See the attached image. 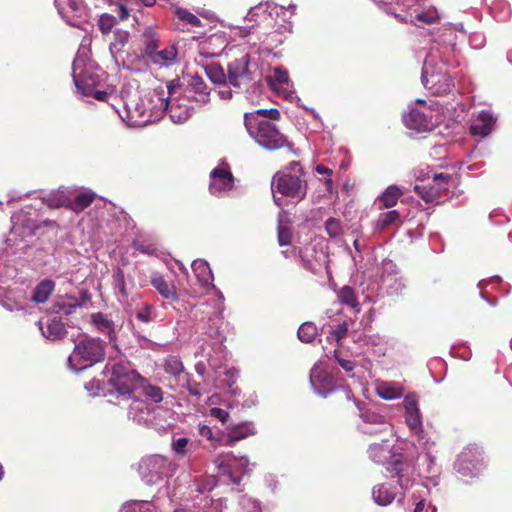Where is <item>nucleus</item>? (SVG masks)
Wrapping results in <instances>:
<instances>
[{
	"label": "nucleus",
	"mask_w": 512,
	"mask_h": 512,
	"mask_svg": "<svg viewBox=\"0 0 512 512\" xmlns=\"http://www.w3.org/2000/svg\"><path fill=\"white\" fill-rule=\"evenodd\" d=\"M111 376L108 379V385L111 387L110 393L115 392L117 398L123 400L134 399L133 393L139 384L145 382L143 378L129 363L116 362L110 367Z\"/></svg>",
	"instance_id": "f257e3e1"
},
{
	"label": "nucleus",
	"mask_w": 512,
	"mask_h": 512,
	"mask_svg": "<svg viewBox=\"0 0 512 512\" xmlns=\"http://www.w3.org/2000/svg\"><path fill=\"white\" fill-rule=\"evenodd\" d=\"M105 358V344L99 338L84 337L74 346L68 365L74 371L91 367Z\"/></svg>",
	"instance_id": "f03ea898"
},
{
	"label": "nucleus",
	"mask_w": 512,
	"mask_h": 512,
	"mask_svg": "<svg viewBox=\"0 0 512 512\" xmlns=\"http://www.w3.org/2000/svg\"><path fill=\"white\" fill-rule=\"evenodd\" d=\"M256 117H248L245 128L260 146L270 151L290 146L287 137L278 130L275 124L268 120H257Z\"/></svg>",
	"instance_id": "7ed1b4c3"
},
{
	"label": "nucleus",
	"mask_w": 512,
	"mask_h": 512,
	"mask_svg": "<svg viewBox=\"0 0 512 512\" xmlns=\"http://www.w3.org/2000/svg\"><path fill=\"white\" fill-rule=\"evenodd\" d=\"M422 83L432 94L442 95L451 91L454 86L446 66L436 62L432 56L426 58L422 68Z\"/></svg>",
	"instance_id": "20e7f679"
},
{
	"label": "nucleus",
	"mask_w": 512,
	"mask_h": 512,
	"mask_svg": "<svg viewBox=\"0 0 512 512\" xmlns=\"http://www.w3.org/2000/svg\"><path fill=\"white\" fill-rule=\"evenodd\" d=\"M297 172L298 174H292L285 170L278 171L272 178V192H277L289 198L304 199L307 194L308 184L304 179L303 169L300 168Z\"/></svg>",
	"instance_id": "39448f33"
},
{
	"label": "nucleus",
	"mask_w": 512,
	"mask_h": 512,
	"mask_svg": "<svg viewBox=\"0 0 512 512\" xmlns=\"http://www.w3.org/2000/svg\"><path fill=\"white\" fill-rule=\"evenodd\" d=\"M175 469L176 466L161 455L144 457L138 464V472L142 480L149 485L158 483L164 477L172 476Z\"/></svg>",
	"instance_id": "423d86ee"
},
{
	"label": "nucleus",
	"mask_w": 512,
	"mask_h": 512,
	"mask_svg": "<svg viewBox=\"0 0 512 512\" xmlns=\"http://www.w3.org/2000/svg\"><path fill=\"white\" fill-rule=\"evenodd\" d=\"M484 467L483 451L475 444L464 447L454 463L456 472L465 477L478 475Z\"/></svg>",
	"instance_id": "0eeeda50"
},
{
	"label": "nucleus",
	"mask_w": 512,
	"mask_h": 512,
	"mask_svg": "<svg viewBox=\"0 0 512 512\" xmlns=\"http://www.w3.org/2000/svg\"><path fill=\"white\" fill-rule=\"evenodd\" d=\"M179 87V79L173 80L167 85L169 98L165 100V110H167L174 123H183L188 120L192 114V110L188 106H183L178 103V101L172 99V96L176 93V89Z\"/></svg>",
	"instance_id": "6e6552de"
},
{
	"label": "nucleus",
	"mask_w": 512,
	"mask_h": 512,
	"mask_svg": "<svg viewBox=\"0 0 512 512\" xmlns=\"http://www.w3.org/2000/svg\"><path fill=\"white\" fill-rule=\"evenodd\" d=\"M310 382L315 392L325 398L340 384L328 371L320 367L311 370Z\"/></svg>",
	"instance_id": "1a4fd4ad"
},
{
	"label": "nucleus",
	"mask_w": 512,
	"mask_h": 512,
	"mask_svg": "<svg viewBox=\"0 0 512 512\" xmlns=\"http://www.w3.org/2000/svg\"><path fill=\"white\" fill-rule=\"evenodd\" d=\"M405 408V421L409 429L415 434L422 432V421L421 414L418 408V398L414 393H410L405 396L404 401Z\"/></svg>",
	"instance_id": "9d476101"
},
{
	"label": "nucleus",
	"mask_w": 512,
	"mask_h": 512,
	"mask_svg": "<svg viewBox=\"0 0 512 512\" xmlns=\"http://www.w3.org/2000/svg\"><path fill=\"white\" fill-rule=\"evenodd\" d=\"M249 55L243 53L239 59L228 65V78L233 86H240L242 81H249Z\"/></svg>",
	"instance_id": "9b49d317"
},
{
	"label": "nucleus",
	"mask_w": 512,
	"mask_h": 512,
	"mask_svg": "<svg viewBox=\"0 0 512 512\" xmlns=\"http://www.w3.org/2000/svg\"><path fill=\"white\" fill-rule=\"evenodd\" d=\"M328 397L331 404L338 410H347L357 405L351 388L343 383L331 391Z\"/></svg>",
	"instance_id": "f8f14e48"
},
{
	"label": "nucleus",
	"mask_w": 512,
	"mask_h": 512,
	"mask_svg": "<svg viewBox=\"0 0 512 512\" xmlns=\"http://www.w3.org/2000/svg\"><path fill=\"white\" fill-rule=\"evenodd\" d=\"M37 327L41 335L50 341H57L64 338L67 334L64 323L59 318H52L47 321L46 325L42 320L37 322Z\"/></svg>",
	"instance_id": "ddd939ff"
},
{
	"label": "nucleus",
	"mask_w": 512,
	"mask_h": 512,
	"mask_svg": "<svg viewBox=\"0 0 512 512\" xmlns=\"http://www.w3.org/2000/svg\"><path fill=\"white\" fill-rule=\"evenodd\" d=\"M386 469L391 473V477L397 478V483L402 489H407L411 485L408 476L409 464L402 459V456L394 457L388 462Z\"/></svg>",
	"instance_id": "4468645a"
},
{
	"label": "nucleus",
	"mask_w": 512,
	"mask_h": 512,
	"mask_svg": "<svg viewBox=\"0 0 512 512\" xmlns=\"http://www.w3.org/2000/svg\"><path fill=\"white\" fill-rule=\"evenodd\" d=\"M126 117L123 119L131 126H140L148 121L144 106L135 99H130L124 104Z\"/></svg>",
	"instance_id": "2eb2a0df"
},
{
	"label": "nucleus",
	"mask_w": 512,
	"mask_h": 512,
	"mask_svg": "<svg viewBox=\"0 0 512 512\" xmlns=\"http://www.w3.org/2000/svg\"><path fill=\"white\" fill-rule=\"evenodd\" d=\"M185 92L188 98H193L201 103H206L209 99L207 86L203 78L198 75L189 76Z\"/></svg>",
	"instance_id": "dca6fc26"
},
{
	"label": "nucleus",
	"mask_w": 512,
	"mask_h": 512,
	"mask_svg": "<svg viewBox=\"0 0 512 512\" xmlns=\"http://www.w3.org/2000/svg\"><path fill=\"white\" fill-rule=\"evenodd\" d=\"M494 123L495 120L492 114L487 111H482L479 113L477 119L471 124L470 133L473 136L484 138L491 133Z\"/></svg>",
	"instance_id": "f3484780"
},
{
	"label": "nucleus",
	"mask_w": 512,
	"mask_h": 512,
	"mask_svg": "<svg viewBox=\"0 0 512 512\" xmlns=\"http://www.w3.org/2000/svg\"><path fill=\"white\" fill-rule=\"evenodd\" d=\"M91 323L103 334H106L110 341L116 340L114 322L102 312L91 314Z\"/></svg>",
	"instance_id": "a211bd4d"
},
{
	"label": "nucleus",
	"mask_w": 512,
	"mask_h": 512,
	"mask_svg": "<svg viewBox=\"0 0 512 512\" xmlns=\"http://www.w3.org/2000/svg\"><path fill=\"white\" fill-rule=\"evenodd\" d=\"M151 285L157 290V292L165 299L177 301L178 295L176 288L173 284L168 283L162 275L153 274L151 276Z\"/></svg>",
	"instance_id": "6ab92c4d"
},
{
	"label": "nucleus",
	"mask_w": 512,
	"mask_h": 512,
	"mask_svg": "<svg viewBox=\"0 0 512 512\" xmlns=\"http://www.w3.org/2000/svg\"><path fill=\"white\" fill-rule=\"evenodd\" d=\"M177 48L175 45H170L161 51H156L149 59L155 65L160 67H168L175 63L177 58Z\"/></svg>",
	"instance_id": "aec40b11"
},
{
	"label": "nucleus",
	"mask_w": 512,
	"mask_h": 512,
	"mask_svg": "<svg viewBox=\"0 0 512 512\" xmlns=\"http://www.w3.org/2000/svg\"><path fill=\"white\" fill-rule=\"evenodd\" d=\"M224 190V160L210 173L209 191L212 195L221 197Z\"/></svg>",
	"instance_id": "412c9836"
},
{
	"label": "nucleus",
	"mask_w": 512,
	"mask_h": 512,
	"mask_svg": "<svg viewBox=\"0 0 512 512\" xmlns=\"http://www.w3.org/2000/svg\"><path fill=\"white\" fill-rule=\"evenodd\" d=\"M83 304L78 302V300L74 297H68L66 299L62 298L55 301L51 305V312L55 314H62L65 316H69L76 312V310L82 307Z\"/></svg>",
	"instance_id": "4be33fe9"
},
{
	"label": "nucleus",
	"mask_w": 512,
	"mask_h": 512,
	"mask_svg": "<svg viewBox=\"0 0 512 512\" xmlns=\"http://www.w3.org/2000/svg\"><path fill=\"white\" fill-rule=\"evenodd\" d=\"M54 290L55 282L51 279H44L34 288L31 300L37 304L45 303Z\"/></svg>",
	"instance_id": "5701e85b"
},
{
	"label": "nucleus",
	"mask_w": 512,
	"mask_h": 512,
	"mask_svg": "<svg viewBox=\"0 0 512 512\" xmlns=\"http://www.w3.org/2000/svg\"><path fill=\"white\" fill-rule=\"evenodd\" d=\"M159 35L154 31L153 28L147 27L143 33V57L150 59L151 56L157 51L159 43Z\"/></svg>",
	"instance_id": "b1692460"
},
{
	"label": "nucleus",
	"mask_w": 512,
	"mask_h": 512,
	"mask_svg": "<svg viewBox=\"0 0 512 512\" xmlns=\"http://www.w3.org/2000/svg\"><path fill=\"white\" fill-rule=\"evenodd\" d=\"M191 267H192V270H193L195 276L197 277V279L199 280V282L202 285L207 286V285L211 284L213 275H212L211 269L206 261L200 260V259L194 260L192 262Z\"/></svg>",
	"instance_id": "393cba45"
},
{
	"label": "nucleus",
	"mask_w": 512,
	"mask_h": 512,
	"mask_svg": "<svg viewBox=\"0 0 512 512\" xmlns=\"http://www.w3.org/2000/svg\"><path fill=\"white\" fill-rule=\"evenodd\" d=\"M414 191L426 202L438 201L442 195V188L435 185H415Z\"/></svg>",
	"instance_id": "a878e982"
},
{
	"label": "nucleus",
	"mask_w": 512,
	"mask_h": 512,
	"mask_svg": "<svg viewBox=\"0 0 512 512\" xmlns=\"http://www.w3.org/2000/svg\"><path fill=\"white\" fill-rule=\"evenodd\" d=\"M405 124L408 128L414 129L417 131H424L428 128V121L424 115V113L418 110H412L404 119Z\"/></svg>",
	"instance_id": "bb28decb"
},
{
	"label": "nucleus",
	"mask_w": 512,
	"mask_h": 512,
	"mask_svg": "<svg viewBox=\"0 0 512 512\" xmlns=\"http://www.w3.org/2000/svg\"><path fill=\"white\" fill-rule=\"evenodd\" d=\"M254 431L251 425L247 423L239 424L232 427L226 435V444H233L236 441L242 440L249 435H253Z\"/></svg>",
	"instance_id": "cd10ccee"
},
{
	"label": "nucleus",
	"mask_w": 512,
	"mask_h": 512,
	"mask_svg": "<svg viewBox=\"0 0 512 512\" xmlns=\"http://www.w3.org/2000/svg\"><path fill=\"white\" fill-rule=\"evenodd\" d=\"M402 194V191L397 186H389L379 197L380 208L395 206Z\"/></svg>",
	"instance_id": "c85d7f7f"
},
{
	"label": "nucleus",
	"mask_w": 512,
	"mask_h": 512,
	"mask_svg": "<svg viewBox=\"0 0 512 512\" xmlns=\"http://www.w3.org/2000/svg\"><path fill=\"white\" fill-rule=\"evenodd\" d=\"M373 498L379 505L386 506L394 500L395 492L387 484H380L374 487Z\"/></svg>",
	"instance_id": "c756f323"
},
{
	"label": "nucleus",
	"mask_w": 512,
	"mask_h": 512,
	"mask_svg": "<svg viewBox=\"0 0 512 512\" xmlns=\"http://www.w3.org/2000/svg\"><path fill=\"white\" fill-rule=\"evenodd\" d=\"M199 434L210 441V446L216 449L222 445V431L218 428L215 430L208 425H199Z\"/></svg>",
	"instance_id": "7c9ffc66"
},
{
	"label": "nucleus",
	"mask_w": 512,
	"mask_h": 512,
	"mask_svg": "<svg viewBox=\"0 0 512 512\" xmlns=\"http://www.w3.org/2000/svg\"><path fill=\"white\" fill-rule=\"evenodd\" d=\"M338 300L341 304L347 305L359 311L360 304L358 302L354 289L350 286H344L338 292Z\"/></svg>",
	"instance_id": "2f4dec72"
},
{
	"label": "nucleus",
	"mask_w": 512,
	"mask_h": 512,
	"mask_svg": "<svg viewBox=\"0 0 512 512\" xmlns=\"http://www.w3.org/2000/svg\"><path fill=\"white\" fill-rule=\"evenodd\" d=\"M317 335L318 329L313 322H304L297 332L299 340L304 343H312Z\"/></svg>",
	"instance_id": "473e14b6"
},
{
	"label": "nucleus",
	"mask_w": 512,
	"mask_h": 512,
	"mask_svg": "<svg viewBox=\"0 0 512 512\" xmlns=\"http://www.w3.org/2000/svg\"><path fill=\"white\" fill-rule=\"evenodd\" d=\"M400 221V213L397 210H390L385 213H381L376 221V229L382 231L387 227L396 224Z\"/></svg>",
	"instance_id": "72a5a7b5"
},
{
	"label": "nucleus",
	"mask_w": 512,
	"mask_h": 512,
	"mask_svg": "<svg viewBox=\"0 0 512 512\" xmlns=\"http://www.w3.org/2000/svg\"><path fill=\"white\" fill-rule=\"evenodd\" d=\"M165 371L168 374L173 375L178 381L182 375H185L184 366L181 360L176 356H170L165 361Z\"/></svg>",
	"instance_id": "f704fd0d"
},
{
	"label": "nucleus",
	"mask_w": 512,
	"mask_h": 512,
	"mask_svg": "<svg viewBox=\"0 0 512 512\" xmlns=\"http://www.w3.org/2000/svg\"><path fill=\"white\" fill-rule=\"evenodd\" d=\"M250 116H257V120H279L281 117L280 111L276 108L270 109H257L250 113L244 114V124L247 123V118Z\"/></svg>",
	"instance_id": "c9c22d12"
},
{
	"label": "nucleus",
	"mask_w": 512,
	"mask_h": 512,
	"mask_svg": "<svg viewBox=\"0 0 512 512\" xmlns=\"http://www.w3.org/2000/svg\"><path fill=\"white\" fill-rule=\"evenodd\" d=\"M379 397L385 400L398 399L403 396V388L391 384H382L377 388Z\"/></svg>",
	"instance_id": "e433bc0d"
},
{
	"label": "nucleus",
	"mask_w": 512,
	"mask_h": 512,
	"mask_svg": "<svg viewBox=\"0 0 512 512\" xmlns=\"http://www.w3.org/2000/svg\"><path fill=\"white\" fill-rule=\"evenodd\" d=\"M95 196V193H93L92 191H85L79 193L72 203V209L76 212L84 210L85 208L92 204V202L95 199Z\"/></svg>",
	"instance_id": "4c0bfd02"
},
{
	"label": "nucleus",
	"mask_w": 512,
	"mask_h": 512,
	"mask_svg": "<svg viewBox=\"0 0 512 512\" xmlns=\"http://www.w3.org/2000/svg\"><path fill=\"white\" fill-rule=\"evenodd\" d=\"M289 74L288 71L282 67H275L272 75L268 77V82L273 89H277L278 86L288 84Z\"/></svg>",
	"instance_id": "58836bf2"
},
{
	"label": "nucleus",
	"mask_w": 512,
	"mask_h": 512,
	"mask_svg": "<svg viewBox=\"0 0 512 512\" xmlns=\"http://www.w3.org/2000/svg\"><path fill=\"white\" fill-rule=\"evenodd\" d=\"M226 375V395L229 393L233 397L240 396L241 390L238 388V386L234 385L237 382V379L239 377V371L236 369H229L225 372Z\"/></svg>",
	"instance_id": "ea45409f"
},
{
	"label": "nucleus",
	"mask_w": 512,
	"mask_h": 512,
	"mask_svg": "<svg viewBox=\"0 0 512 512\" xmlns=\"http://www.w3.org/2000/svg\"><path fill=\"white\" fill-rule=\"evenodd\" d=\"M177 382L182 388H185L191 396L196 398L201 396L200 384L195 382L190 374L186 373L182 375Z\"/></svg>",
	"instance_id": "a19ab883"
},
{
	"label": "nucleus",
	"mask_w": 512,
	"mask_h": 512,
	"mask_svg": "<svg viewBox=\"0 0 512 512\" xmlns=\"http://www.w3.org/2000/svg\"><path fill=\"white\" fill-rule=\"evenodd\" d=\"M153 505L145 501H131L125 503L119 512H153Z\"/></svg>",
	"instance_id": "79ce46f5"
},
{
	"label": "nucleus",
	"mask_w": 512,
	"mask_h": 512,
	"mask_svg": "<svg viewBox=\"0 0 512 512\" xmlns=\"http://www.w3.org/2000/svg\"><path fill=\"white\" fill-rule=\"evenodd\" d=\"M147 412L148 413V408L146 406V404L142 401H138V400H133L132 404L130 405L129 407V416L137 423H141L142 421H144V417L142 414H144V412Z\"/></svg>",
	"instance_id": "37998d69"
},
{
	"label": "nucleus",
	"mask_w": 512,
	"mask_h": 512,
	"mask_svg": "<svg viewBox=\"0 0 512 512\" xmlns=\"http://www.w3.org/2000/svg\"><path fill=\"white\" fill-rule=\"evenodd\" d=\"M206 74L209 79L215 84L224 83V71L220 64L211 63L205 68Z\"/></svg>",
	"instance_id": "c03bdc74"
},
{
	"label": "nucleus",
	"mask_w": 512,
	"mask_h": 512,
	"mask_svg": "<svg viewBox=\"0 0 512 512\" xmlns=\"http://www.w3.org/2000/svg\"><path fill=\"white\" fill-rule=\"evenodd\" d=\"M325 231L331 238L339 237L343 234L341 221L337 218L330 217L325 221Z\"/></svg>",
	"instance_id": "a18cd8bd"
},
{
	"label": "nucleus",
	"mask_w": 512,
	"mask_h": 512,
	"mask_svg": "<svg viewBox=\"0 0 512 512\" xmlns=\"http://www.w3.org/2000/svg\"><path fill=\"white\" fill-rule=\"evenodd\" d=\"M138 387L143 388L145 395L153 402L159 403L163 400V392L160 387L147 384L146 381L139 384Z\"/></svg>",
	"instance_id": "49530a36"
},
{
	"label": "nucleus",
	"mask_w": 512,
	"mask_h": 512,
	"mask_svg": "<svg viewBox=\"0 0 512 512\" xmlns=\"http://www.w3.org/2000/svg\"><path fill=\"white\" fill-rule=\"evenodd\" d=\"M135 316L139 321L149 323L155 319L156 312L152 305L145 303L142 308L135 312Z\"/></svg>",
	"instance_id": "de8ad7c7"
},
{
	"label": "nucleus",
	"mask_w": 512,
	"mask_h": 512,
	"mask_svg": "<svg viewBox=\"0 0 512 512\" xmlns=\"http://www.w3.org/2000/svg\"><path fill=\"white\" fill-rule=\"evenodd\" d=\"M277 238L280 246H289L292 241V230L288 225L280 223L277 228Z\"/></svg>",
	"instance_id": "09e8293b"
},
{
	"label": "nucleus",
	"mask_w": 512,
	"mask_h": 512,
	"mask_svg": "<svg viewBox=\"0 0 512 512\" xmlns=\"http://www.w3.org/2000/svg\"><path fill=\"white\" fill-rule=\"evenodd\" d=\"M115 288L117 289L118 293L123 297L126 298L128 296V292L126 289V283H125V276L122 269L117 268L113 275Z\"/></svg>",
	"instance_id": "8fccbe9b"
},
{
	"label": "nucleus",
	"mask_w": 512,
	"mask_h": 512,
	"mask_svg": "<svg viewBox=\"0 0 512 512\" xmlns=\"http://www.w3.org/2000/svg\"><path fill=\"white\" fill-rule=\"evenodd\" d=\"M357 407L361 412V418L364 422L371 424H386L384 416L370 410L363 411L359 404H357Z\"/></svg>",
	"instance_id": "3c124183"
},
{
	"label": "nucleus",
	"mask_w": 512,
	"mask_h": 512,
	"mask_svg": "<svg viewBox=\"0 0 512 512\" xmlns=\"http://www.w3.org/2000/svg\"><path fill=\"white\" fill-rule=\"evenodd\" d=\"M116 22V18L110 14H102L98 20V27L103 34L111 32Z\"/></svg>",
	"instance_id": "603ef678"
},
{
	"label": "nucleus",
	"mask_w": 512,
	"mask_h": 512,
	"mask_svg": "<svg viewBox=\"0 0 512 512\" xmlns=\"http://www.w3.org/2000/svg\"><path fill=\"white\" fill-rule=\"evenodd\" d=\"M176 15L178 16V18L181 21H183L187 24H190L195 27H198L201 25L200 19L196 15L192 14L191 12H189L186 9L178 8L176 10Z\"/></svg>",
	"instance_id": "864d4df0"
},
{
	"label": "nucleus",
	"mask_w": 512,
	"mask_h": 512,
	"mask_svg": "<svg viewBox=\"0 0 512 512\" xmlns=\"http://www.w3.org/2000/svg\"><path fill=\"white\" fill-rule=\"evenodd\" d=\"M452 180L451 175L446 173H436L433 176V181L436 187L442 188V193L448 189V184Z\"/></svg>",
	"instance_id": "5fc2aeb1"
},
{
	"label": "nucleus",
	"mask_w": 512,
	"mask_h": 512,
	"mask_svg": "<svg viewBox=\"0 0 512 512\" xmlns=\"http://www.w3.org/2000/svg\"><path fill=\"white\" fill-rule=\"evenodd\" d=\"M115 41L111 44L110 48H116V47H123L128 39H129V33L123 30H116L114 32Z\"/></svg>",
	"instance_id": "6e6d98bb"
},
{
	"label": "nucleus",
	"mask_w": 512,
	"mask_h": 512,
	"mask_svg": "<svg viewBox=\"0 0 512 512\" xmlns=\"http://www.w3.org/2000/svg\"><path fill=\"white\" fill-rule=\"evenodd\" d=\"M416 19L418 21L424 22L426 24H433L438 21L439 16L437 15L436 12L426 11V12L418 13L416 15Z\"/></svg>",
	"instance_id": "4d7b16f0"
},
{
	"label": "nucleus",
	"mask_w": 512,
	"mask_h": 512,
	"mask_svg": "<svg viewBox=\"0 0 512 512\" xmlns=\"http://www.w3.org/2000/svg\"><path fill=\"white\" fill-rule=\"evenodd\" d=\"M369 454H370V457L375 461V462H378L380 463L381 462V459H380V456L383 454V453H389V450L387 449H384L381 445L379 444H373L369 447Z\"/></svg>",
	"instance_id": "13d9d810"
},
{
	"label": "nucleus",
	"mask_w": 512,
	"mask_h": 512,
	"mask_svg": "<svg viewBox=\"0 0 512 512\" xmlns=\"http://www.w3.org/2000/svg\"><path fill=\"white\" fill-rule=\"evenodd\" d=\"M348 332V325L346 322L340 323L333 329L332 335L334 336L335 340L339 343L347 334Z\"/></svg>",
	"instance_id": "bf43d9fd"
},
{
	"label": "nucleus",
	"mask_w": 512,
	"mask_h": 512,
	"mask_svg": "<svg viewBox=\"0 0 512 512\" xmlns=\"http://www.w3.org/2000/svg\"><path fill=\"white\" fill-rule=\"evenodd\" d=\"M188 445V439L185 437L173 441L172 447L175 453L184 454Z\"/></svg>",
	"instance_id": "052dcab7"
},
{
	"label": "nucleus",
	"mask_w": 512,
	"mask_h": 512,
	"mask_svg": "<svg viewBox=\"0 0 512 512\" xmlns=\"http://www.w3.org/2000/svg\"><path fill=\"white\" fill-rule=\"evenodd\" d=\"M334 357L335 359L337 360V362L339 363V365L346 371V372H351L353 371L355 365L352 361L350 360H345V359H342L339 357V352L337 350L334 351Z\"/></svg>",
	"instance_id": "680f3d73"
},
{
	"label": "nucleus",
	"mask_w": 512,
	"mask_h": 512,
	"mask_svg": "<svg viewBox=\"0 0 512 512\" xmlns=\"http://www.w3.org/2000/svg\"><path fill=\"white\" fill-rule=\"evenodd\" d=\"M234 187L237 188L238 185L235 184V178L226 163V191L232 190Z\"/></svg>",
	"instance_id": "e2e57ef3"
},
{
	"label": "nucleus",
	"mask_w": 512,
	"mask_h": 512,
	"mask_svg": "<svg viewBox=\"0 0 512 512\" xmlns=\"http://www.w3.org/2000/svg\"><path fill=\"white\" fill-rule=\"evenodd\" d=\"M73 80L77 89L81 90L84 95H88L90 93V89L84 86L83 80L75 72L73 73Z\"/></svg>",
	"instance_id": "0e129e2a"
},
{
	"label": "nucleus",
	"mask_w": 512,
	"mask_h": 512,
	"mask_svg": "<svg viewBox=\"0 0 512 512\" xmlns=\"http://www.w3.org/2000/svg\"><path fill=\"white\" fill-rule=\"evenodd\" d=\"M243 507L250 508V510L248 512H261V508H260L259 504L256 503L255 501H251L250 499H246L243 502Z\"/></svg>",
	"instance_id": "69168bd1"
},
{
	"label": "nucleus",
	"mask_w": 512,
	"mask_h": 512,
	"mask_svg": "<svg viewBox=\"0 0 512 512\" xmlns=\"http://www.w3.org/2000/svg\"><path fill=\"white\" fill-rule=\"evenodd\" d=\"M134 247L136 250L146 254H150L155 251L153 247L150 245H144L143 243H134Z\"/></svg>",
	"instance_id": "338daca9"
},
{
	"label": "nucleus",
	"mask_w": 512,
	"mask_h": 512,
	"mask_svg": "<svg viewBox=\"0 0 512 512\" xmlns=\"http://www.w3.org/2000/svg\"><path fill=\"white\" fill-rule=\"evenodd\" d=\"M117 14H118V17L120 18V20H125L129 16V10L126 6L120 4L117 7Z\"/></svg>",
	"instance_id": "774afa93"
}]
</instances>
